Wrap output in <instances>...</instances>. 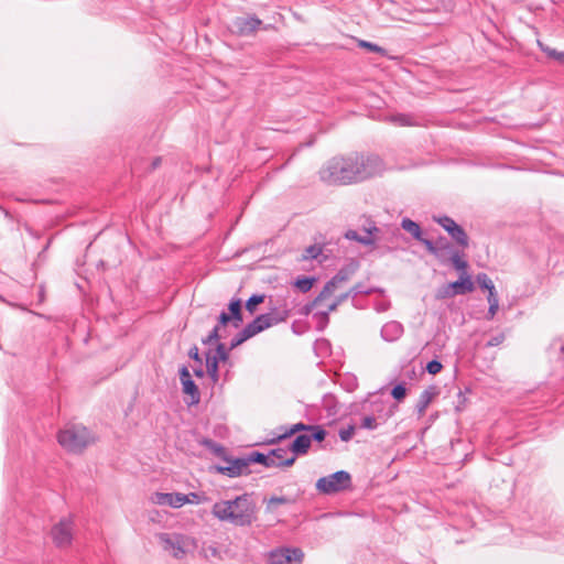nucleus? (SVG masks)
I'll return each instance as SVG.
<instances>
[{"mask_svg": "<svg viewBox=\"0 0 564 564\" xmlns=\"http://www.w3.org/2000/svg\"><path fill=\"white\" fill-rule=\"evenodd\" d=\"M215 451L218 453V452H224V447L220 446V445H217Z\"/></svg>", "mask_w": 564, "mask_h": 564, "instance_id": "69168bd1", "label": "nucleus"}, {"mask_svg": "<svg viewBox=\"0 0 564 564\" xmlns=\"http://www.w3.org/2000/svg\"><path fill=\"white\" fill-rule=\"evenodd\" d=\"M359 45L361 47H365L367 48L368 51L370 52H376V53H380V54H383L384 53V48L372 43V42H367V41H360Z\"/></svg>", "mask_w": 564, "mask_h": 564, "instance_id": "49530a36", "label": "nucleus"}, {"mask_svg": "<svg viewBox=\"0 0 564 564\" xmlns=\"http://www.w3.org/2000/svg\"><path fill=\"white\" fill-rule=\"evenodd\" d=\"M401 227L412 235V237L416 240L421 239L422 230L417 223L410 218H403L401 221Z\"/></svg>", "mask_w": 564, "mask_h": 564, "instance_id": "c85d7f7f", "label": "nucleus"}, {"mask_svg": "<svg viewBox=\"0 0 564 564\" xmlns=\"http://www.w3.org/2000/svg\"><path fill=\"white\" fill-rule=\"evenodd\" d=\"M476 282L480 289H484L487 291L495 288L494 282L486 273H478L476 275Z\"/></svg>", "mask_w": 564, "mask_h": 564, "instance_id": "4c0bfd02", "label": "nucleus"}, {"mask_svg": "<svg viewBox=\"0 0 564 564\" xmlns=\"http://www.w3.org/2000/svg\"><path fill=\"white\" fill-rule=\"evenodd\" d=\"M384 170L383 160L376 154L350 153L329 159L318 175L327 185H351L381 176Z\"/></svg>", "mask_w": 564, "mask_h": 564, "instance_id": "f257e3e1", "label": "nucleus"}, {"mask_svg": "<svg viewBox=\"0 0 564 564\" xmlns=\"http://www.w3.org/2000/svg\"><path fill=\"white\" fill-rule=\"evenodd\" d=\"M404 333L403 325L397 321H390L381 327L380 336L384 341H397Z\"/></svg>", "mask_w": 564, "mask_h": 564, "instance_id": "a211bd4d", "label": "nucleus"}, {"mask_svg": "<svg viewBox=\"0 0 564 564\" xmlns=\"http://www.w3.org/2000/svg\"><path fill=\"white\" fill-rule=\"evenodd\" d=\"M344 283H336V291L343 286Z\"/></svg>", "mask_w": 564, "mask_h": 564, "instance_id": "338daca9", "label": "nucleus"}, {"mask_svg": "<svg viewBox=\"0 0 564 564\" xmlns=\"http://www.w3.org/2000/svg\"><path fill=\"white\" fill-rule=\"evenodd\" d=\"M498 308H499V304H496V303L489 304L488 313H487V316H486L487 319H492L494 316L496 315Z\"/></svg>", "mask_w": 564, "mask_h": 564, "instance_id": "5fc2aeb1", "label": "nucleus"}, {"mask_svg": "<svg viewBox=\"0 0 564 564\" xmlns=\"http://www.w3.org/2000/svg\"><path fill=\"white\" fill-rule=\"evenodd\" d=\"M214 341L208 337V335L204 338H202L203 345H212Z\"/></svg>", "mask_w": 564, "mask_h": 564, "instance_id": "e2e57ef3", "label": "nucleus"}, {"mask_svg": "<svg viewBox=\"0 0 564 564\" xmlns=\"http://www.w3.org/2000/svg\"><path fill=\"white\" fill-rule=\"evenodd\" d=\"M226 465L216 466V470L219 474L226 475L230 478L239 477L242 475H249L251 470L249 469L250 460L249 456L237 457V458H224Z\"/></svg>", "mask_w": 564, "mask_h": 564, "instance_id": "1a4fd4ad", "label": "nucleus"}, {"mask_svg": "<svg viewBox=\"0 0 564 564\" xmlns=\"http://www.w3.org/2000/svg\"><path fill=\"white\" fill-rule=\"evenodd\" d=\"M506 339V336L503 333H499L495 336H492L487 343H486V347H496V346H499L501 345Z\"/></svg>", "mask_w": 564, "mask_h": 564, "instance_id": "de8ad7c7", "label": "nucleus"}, {"mask_svg": "<svg viewBox=\"0 0 564 564\" xmlns=\"http://www.w3.org/2000/svg\"><path fill=\"white\" fill-rule=\"evenodd\" d=\"M304 553L297 547H283L270 553L269 564H301Z\"/></svg>", "mask_w": 564, "mask_h": 564, "instance_id": "4468645a", "label": "nucleus"}, {"mask_svg": "<svg viewBox=\"0 0 564 564\" xmlns=\"http://www.w3.org/2000/svg\"><path fill=\"white\" fill-rule=\"evenodd\" d=\"M178 375L181 382L192 378L187 366H182L178 371Z\"/></svg>", "mask_w": 564, "mask_h": 564, "instance_id": "864d4df0", "label": "nucleus"}, {"mask_svg": "<svg viewBox=\"0 0 564 564\" xmlns=\"http://www.w3.org/2000/svg\"><path fill=\"white\" fill-rule=\"evenodd\" d=\"M379 231V228L372 223L368 228H365V235L360 237V243L365 246L373 245L376 241L375 234Z\"/></svg>", "mask_w": 564, "mask_h": 564, "instance_id": "7c9ffc66", "label": "nucleus"}, {"mask_svg": "<svg viewBox=\"0 0 564 564\" xmlns=\"http://www.w3.org/2000/svg\"><path fill=\"white\" fill-rule=\"evenodd\" d=\"M188 357L191 359H193L195 362H197V365H203V359H202V357L199 355V350H198V347L196 345H194L193 347L189 348Z\"/></svg>", "mask_w": 564, "mask_h": 564, "instance_id": "3c124183", "label": "nucleus"}, {"mask_svg": "<svg viewBox=\"0 0 564 564\" xmlns=\"http://www.w3.org/2000/svg\"><path fill=\"white\" fill-rule=\"evenodd\" d=\"M322 253V248L319 246L313 245L305 249L303 254L304 259H316Z\"/></svg>", "mask_w": 564, "mask_h": 564, "instance_id": "a19ab883", "label": "nucleus"}, {"mask_svg": "<svg viewBox=\"0 0 564 564\" xmlns=\"http://www.w3.org/2000/svg\"><path fill=\"white\" fill-rule=\"evenodd\" d=\"M487 300H488V303L491 304V303H496V304H499V300H498V296H497V293H496V289H491V290H488V296H487Z\"/></svg>", "mask_w": 564, "mask_h": 564, "instance_id": "6e6d98bb", "label": "nucleus"}, {"mask_svg": "<svg viewBox=\"0 0 564 564\" xmlns=\"http://www.w3.org/2000/svg\"><path fill=\"white\" fill-rule=\"evenodd\" d=\"M358 268L359 263L357 261H351L347 265L340 268L337 273L326 282L321 291V296H326L328 299L334 295L336 292V283H347L355 275Z\"/></svg>", "mask_w": 564, "mask_h": 564, "instance_id": "6e6552de", "label": "nucleus"}, {"mask_svg": "<svg viewBox=\"0 0 564 564\" xmlns=\"http://www.w3.org/2000/svg\"><path fill=\"white\" fill-rule=\"evenodd\" d=\"M373 405L377 408V411H379V412H381V411H382V409H379V408H383V406H384V404H383L382 402H380V403H373Z\"/></svg>", "mask_w": 564, "mask_h": 564, "instance_id": "0e129e2a", "label": "nucleus"}, {"mask_svg": "<svg viewBox=\"0 0 564 564\" xmlns=\"http://www.w3.org/2000/svg\"><path fill=\"white\" fill-rule=\"evenodd\" d=\"M212 513L221 522L235 527H251L258 519V507L252 494H242L230 500L215 502Z\"/></svg>", "mask_w": 564, "mask_h": 564, "instance_id": "f03ea898", "label": "nucleus"}, {"mask_svg": "<svg viewBox=\"0 0 564 564\" xmlns=\"http://www.w3.org/2000/svg\"><path fill=\"white\" fill-rule=\"evenodd\" d=\"M205 359L207 375L214 383L218 382L219 362H226L229 359V349L224 343H217L215 352L206 351Z\"/></svg>", "mask_w": 564, "mask_h": 564, "instance_id": "423d86ee", "label": "nucleus"}, {"mask_svg": "<svg viewBox=\"0 0 564 564\" xmlns=\"http://www.w3.org/2000/svg\"><path fill=\"white\" fill-rule=\"evenodd\" d=\"M315 281L316 279L314 276H300L295 280L294 286L302 293H306L313 288Z\"/></svg>", "mask_w": 564, "mask_h": 564, "instance_id": "2f4dec72", "label": "nucleus"}, {"mask_svg": "<svg viewBox=\"0 0 564 564\" xmlns=\"http://www.w3.org/2000/svg\"><path fill=\"white\" fill-rule=\"evenodd\" d=\"M308 432H311V434H308V436L311 437V442L312 441L322 442L325 440L326 434H327L325 429L321 425H311V429L308 430Z\"/></svg>", "mask_w": 564, "mask_h": 564, "instance_id": "c9c22d12", "label": "nucleus"}, {"mask_svg": "<svg viewBox=\"0 0 564 564\" xmlns=\"http://www.w3.org/2000/svg\"><path fill=\"white\" fill-rule=\"evenodd\" d=\"M455 251L452 243L445 238L436 239V251L434 257L442 263H446L448 257Z\"/></svg>", "mask_w": 564, "mask_h": 564, "instance_id": "aec40b11", "label": "nucleus"}, {"mask_svg": "<svg viewBox=\"0 0 564 564\" xmlns=\"http://www.w3.org/2000/svg\"><path fill=\"white\" fill-rule=\"evenodd\" d=\"M344 283H336V291L343 286Z\"/></svg>", "mask_w": 564, "mask_h": 564, "instance_id": "774afa93", "label": "nucleus"}, {"mask_svg": "<svg viewBox=\"0 0 564 564\" xmlns=\"http://www.w3.org/2000/svg\"><path fill=\"white\" fill-rule=\"evenodd\" d=\"M474 291V283L467 272L460 274L457 281L451 282L438 290L437 299H446L455 295H463Z\"/></svg>", "mask_w": 564, "mask_h": 564, "instance_id": "f8f14e48", "label": "nucleus"}, {"mask_svg": "<svg viewBox=\"0 0 564 564\" xmlns=\"http://www.w3.org/2000/svg\"><path fill=\"white\" fill-rule=\"evenodd\" d=\"M291 502H292V500L289 499L288 497H284V496H281V497L272 496L270 499L267 500L265 511L267 512H272L274 510L275 506L289 505Z\"/></svg>", "mask_w": 564, "mask_h": 564, "instance_id": "f704fd0d", "label": "nucleus"}, {"mask_svg": "<svg viewBox=\"0 0 564 564\" xmlns=\"http://www.w3.org/2000/svg\"><path fill=\"white\" fill-rule=\"evenodd\" d=\"M262 25L256 15L237 17L232 20L229 30L238 36H250Z\"/></svg>", "mask_w": 564, "mask_h": 564, "instance_id": "ddd939ff", "label": "nucleus"}, {"mask_svg": "<svg viewBox=\"0 0 564 564\" xmlns=\"http://www.w3.org/2000/svg\"><path fill=\"white\" fill-rule=\"evenodd\" d=\"M310 429H311V425L310 424H305L303 422H299L296 424H293L290 427L280 426L279 431H281V433L274 434V436L271 440L267 441V444H276V443H279L282 440L291 437L295 433L308 432Z\"/></svg>", "mask_w": 564, "mask_h": 564, "instance_id": "f3484780", "label": "nucleus"}, {"mask_svg": "<svg viewBox=\"0 0 564 564\" xmlns=\"http://www.w3.org/2000/svg\"><path fill=\"white\" fill-rule=\"evenodd\" d=\"M250 464H261L265 467H281V466H292L295 462V456H290V458L276 462L271 457V452L269 454H263L260 452H251L248 454Z\"/></svg>", "mask_w": 564, "mask_h": 564, "instance_id": "dca6fc26", "label": "nucleus"}, {"mask_svg": "<svg viewBox=\"0 0 564 564\" xmlns=\"http://www.w3.org/2000/svg\"><path fill=\"white\" fill-rule=\"evenodd\" d=\"M393 415V410L391 406H389V410L384 415L379 414L378 416L375 415H366L362 417L360 427L365 430H376L380 423L378 420H381V423L386 422L390 416Z\"/></svg>", "mask_w": 564, "mask_h": 564, "instance_id": "4be33fe9", "label": "nucleus"}, {"mask_svg": "<svg viewBox=\"0 0 564 564\" xmlns=\"http://www.w3.org/2000/svg\"><path fill=\"white\" fill-rule=\"evenodd\" d=\"M155 539L163 551L176 560H183L196 547V540L183 533L160 532L155 534Z\"/></svg>", "mask_w": 564, "mask_h": 564, "instance_id": "20e7f679", "label": "nucleus"}, {"mask_svg": "<svg viewBox=\"0 0 564 564\" xmlns=\"http://www.w3.org/2000/svg\"><path fill=\"white\" fill-rule=\"evenodd\" d=\"M466 398L462 391L458 392V403L456 405V411H462L465 408Z\"/></svg>", "mask_w": 564, "mask_h": 564, "instance_id": "13d9d810", "label": "nucleus"}, {"mask_svg": "<svg viewBox=\"0 0 564 564\" xmlns=\"http://www.w3.org/2000/svg\"><path fill=\"white\" fill-rule=\"evenodd\" d=\"M73 528L74 523L72 518H62L51 529L53 543L59 549L69 546L73 541Z\"/></svg>", "mask_w": 564, "mask_h": 564, "instance_id": "0eeeda50", "label": "nucleus"}, {"mask_svg": "<svg viewBox=\"0 0 564 564\" xmlns=\"http://www.w3.org/2000/svg\"><path fill=\"white\" fill-rule=\"evenodd\" d=\"M538 46L539 48L545 53V55L551 58V59H554L556 61L558 64H562L564 65V52H561V51H557L555 48H552L550 47L549 45L544 44L543 42L541 41H538Z\"/></svg>", "mask_w": 564, "mask_h": 564, "instance_id": "bb28decb", "label": "nucleus"}, {"mask_svg": "<svg viewBox=\"0 0 564 564\" xmlns=\"http://www.w3.org/2000/svg\"><path fill=\"white\" fill-rule=\"evenodd\" d=\"M57 441L67 452L77 454L94 444L96 436L83 425H69L59 431Z\"/></svg>", "mask_w": 564, "mask_h": 564, "instance_id": "7ed1b4c3", "label": "nucleus"}, {"mask_svg": "<svg viewBox=\"0 0 564 564\" xmlns=\"http://www.w3.org/2000/svg\"><path fill=\"white\" fill-rule=\"evenodd\" d=\"M264 294H252L246 302V310L253 314L257 310V306L264 302Z\"/></svg>", "mask_w": 564, "mask_h": 564, "instance_id": "72a5a7b5", "label": "nucleus"}, {"mask_svg": "<svg viewBox=\"0 0 564 564\" xmlns=\"http://www.w3.org/2000/svg\"><path fill=\"white\" fill-rule=\"evenodd\" d=\"M208 337L214 341V343H220L219 339L223 337L221 334H220V328L217 327V326H214V328L210 330V333L208 334Z\"/></svg>", "mask_w": 564, "mask_h": 564, "instance_id": "603ef678", "label": "nucleus"}, {"mask_svg": "<svg viewBox=\"0 0 564 564\" xmlns=\"http://www.w3.org/2000/svg\"><path fill=\"white\" fill-rule=\"evenodd\" d=\"M447 262H451L453 264V267L458 270V271H462V273L466 272L467 268H468V263L466 260L463 259V253H460L459 251L455 250L447 259Z\"/></svg>", "mask_w": 564, "mask_h": 564, "instance_id": "c756f323", "label": "nucleus"}, {"mask_svg": "<svg viewBox=\"0 0 564 564\" xmlns=\"http://www.w3.org/2000/svg\"><path fill=\"white\" fill-rule=\"evenodd\" d=\"M203 554L206 558L219 556V550L215 545H208L203 547Z\"/></svg>", "mask_w": 564, "mask_h": 564, "instance_id": "8fccbe9b", "label": "nucleus"}, {"mask_svg": "<svg viewBox=\"0 0 564 564\" xmlns=\"http://www.w3.org/2000/svg\"><path fill=\"white\" fill-rule=\"evenodd\" d=\"M326 299H327L326 296H321V293H319L312 302L306 303L301 308V314H303V315L311 314L314 311V308L316 306L321 305Z\"/></svg>", "mask_w": 564, "mask_h": 564, "instance_id": "e433bc0d", "label": "nucleus"}, {"mask_svg": "<svg viewBox=\"0 0 564 564\" xmlns=\"http://www.w3.org/2000/svg\"><path fill=\"white\" fill-rule=\"evenodd\" d=\"M390 121L401 127L411 126L412 119L410 116L404 113H398L390 117Z\"/></svg>", "mask_w": 564, "mask_h": 564, "instance_id": "ea45409f", "label": "nucleus"}, {"mask_svg": "<svg viewBox=\"0 0 564 564\" xmlns=\"http://www.w3.org/2000/svg\"><path fill=\"white\" fill-rule=\"evenodd\" d=\"M443 368V365L437 359H433L426 364V371L430 375H436Z\"/></svg>", "mask_w": 564, "mask_h": 564, "instance_id": "a18cd8bd", "label": "nucleus"}, {"mask_svg": "<svg viewBox=\"0 0 564 564\" xmlns=\"http://www.w3.org/2000/svg\"><path fill=\"white\" fill-rule=\"evenodd\" d=\"M351 486L350 474L346 470H338L328 476L321 477L316 482V489L324 495H333Z\"/></svg>", "mask_w": 564, "mask_h": 564, "instance_id": "39448f33", "label": "nucleus"}, {"mask_svg": "<svg viewBox=\"0 0 564 564\" xmlns=\"http://www.w3.org/2000/svg\"><path fill=\"white\" fill-rule=\"evenodd\" d=\"M347 299H349L347 292H343L338 295H335L333 301L327 304L326 308L325 310H321V311H317L313 314V317L317 319V323H318V326L317 328L319 330H323L328 322H329V313L334 312L337 310V307L344 303Z\"/></svg>", "mask_w": 564, "mask_h": 564, "instance_id": "2eb2a0df", "label": "nucleus"}, {"mask_svg": "<svg viewBox=\"0 0 564 564\" xmlns=\"http://www.w3.org/2000/svg\"><path fill=\"white\" fill-rule=\"evenodd\" d=\"M354 433H355V426L348 425L347 427L340 429L338 432V435L343 442H348L351 440Z\"/></svg>", "mask_w": 564, "mask_h": 564, "instance_id": "37998d69", "label": "nucleus"}, {"mask_svg": "<svg viewBox=\"0 0 564 564\" xmlns=\"http://www.w3.org/2000/svg\"><path fill=\"white\" fill-rule=\"evenodd\" d=\"M378 291H379V289H377V288H367L364 283L359 282V283H356L355 285H352L346 292L349 297L355 299L358 295H361V294L370 295Z\"/></svg>", "mask_w": 564, "mask_h": 564, "instance_id": "a878e982", "label": "nucleus"}, {"mask_svg": "<svg viewBox=\"0 0 564 564\" xmlns=\"http://www.w3.org/2000/svg\"><path fill=\"white\" fill-rule=\"evenodd\" d=\"M231 323L234 326V317H230V314L228 312L223 311L217 319V324L215 326L221 328L223 326H226L227 324Z\"/></svg>", "mask_w": 564, "mask_h": 564, "instance_id": "c03bdc74", "label": "nucleus"}, {"mask_svg": "<svg viewBox=\"0 0 564 564\" xmlns=\"http://www.w3.org/2000/svg\"><path fill=\"white\" fill-rule=\"evenodd\" d=\"M417 241H420L421 243L424 245V247L426 248V250L431 253V254H435V251H436V240L435 241H432L427 238H424L423 236L421 237V239H419Z\"/></svg>", "mask_w": 564, "mask_h": 564, "instance_id": "09e8293b", "label": "nucleus"}, {"mask_svg": "<svg viewBox=\"0 0 564 564\" xmlns=\"http://www.w3.org/2000/svg\"><path fill=\"white\" fill-rule=\"evenodd\" d=\"M345 237L349 240H355L357 242L360 243V237L361 235H359L356 230H348L346 234H345Z\"/></svg>", "mask_w": 564, "mask_h": 564, "instance_id": "4d7b16f0", "label": "nucleus"}, {"mask_svg": "<svg viewBox=\"0 0 564 564\" xmlns=\"http://www.w3.org/2000/svg\"><path fill=\"white\" fill-rule=\"evenodd\" d=\"M289 448L278 447L271 451V457L275 459L276 462L288 459Z\"/></svg>", "mask_w": 564, "mask_h": 564, "instance_id": "79ce46f5", "label": "nucleus"}, {"mask_svg": "<svg viewBox=\"0 0 564 564\" xmlns=\"http://www.w3.org/2000/svg\"><path fill=\"white\" fill-rule=\"evenodd\" d=\"M435 395L436 391L434 387H429L427 389L421 392L417 403L415 405V409L420 416L424 414L425 410L427 409V406L430 405Z\"/></svg>", "mask_w": 564, "mask_h": 564, "instance_id": "5701e85b", "label": "nucleus"}, {"mask_svg": "<svg viewBox=\"0 0 564 564\" xmlns=\"http://www.w3.org/2000/svg\"><path fill=\"white\" fill-rule=\"evenodd\" d=\"M161 162H162V159H161L160 156H156V158L152 161V163H151V165H150V170H151V171H153V170L158 169V167L161 165Z\"/></svg>", "mask_w": 564, "mask_h": 564, "instance_id": "052dcab7", "label": "nucleus"}, {"mask_svg": "<svg viewBox=\"0 0 564 564\" xmlns=\"http://www.w3.org/2000/svg\"><path fill=\"white\" fill-rule=\"evenodd\" d=\"M291 311L289 308H272L269 313H265V315H269L270 321L272 322V326L278 325L290 316Z\"/></svg>", "mask_w": 564, "mask_h": 564, "instance_id": "cd10ccee", "label": "nucleus"}, {"mask_svg": "<svg viewBox=\"0 0 564 564\" xmlns=\"http://www.w3.org/2000/svg\"><path fill=\"white\" fill-rule=\"evenodd\" d=\"M194 376L197 378H204L205 370L203 369V365H198L196 368L193 369Z\"/></svg>", "mask_w": 564, "mask_h": 564, "instance_id": "bf43d9fd", "label": "nucleus"}, {"mask_svg": "<svg viewBox=\"0 0 564 564\" xmlns=\"http://www.w3.org/2000/svg\"><path fill=\"white\" fill-rule=\"evenodd\" d=\"M181 383L183 392L191 397V404H197L200 400V393L195 381L191 378L182 381Z\"/></svg>", "mask_w": 564, "mask_h": 564, "instance_id": "393cba45", "label": "nucleus"}, {"mask_svg": "<svg viewBox=\"0 0 564 564\" xmlns=\"http://www.w3.org/2000/svg\"><path fill=\"white\" fill-rule=\"evenodd\" d=\"M391 395L393 397V399H395L397 401H402L405 395H406V388H405V383L403 382H400L398 384H395L392 390H391Z\"/></svg>", "mask_w": 564, "mask_h": 564, "instance_id": "58836bf2", "label": "nucleus"}, {"mask_svg": "<svg viewBox=\"0 0 564 564\" xmlns=\"http://www.w3.org/2000/svg\"><path fill=\"white\" fill-rule=\"evenodd\" d=\"M249 338H251V336L248 333V330L246 329V327H243L239 333H237L234 336V338L230 340V344L227 347V349H229V351H230V350L237 348L238 346H240L241 344H243Z\"/></svg>", "mask_w": 564, "mask_h": 564, "instance_id": "473e14b6", "label": "nucleus"}, {"mask_svg": "<svg viewBox=\"0 0 564 564\" xmlns=\"http://www.w3.org/2000/svg\"><path fill=\"white\" fill-rule=\"evenodd\" d=\"M198 496L195 492H191L188 495L181 494V492H155L152 496V501L155 505L160 506H170L172 508H181L185 503L194 502L195 499H197Z\"/></svg>", "mask_w": 564, "mask_h": 564, "instance_id": "9b49d317", "label": "nucleus"}, {"mask_svg": "<svg viewBox=\"0 0 564 564\" xmlns=\"http://www.w3.org/2000/svg\"><path fill=\"white\" fill-rule=\"evenodd\" d=\"M245 327L250 334V336L253 337L257 334L272 327V322L270 321L269 315H265L264 313L258 315L252 322L248 323Z\"/></svg>", "mask_w": 564, "mask_h": 564, "instance_id": "6ab92c4d", "label": "nucleus"}, {"mask_svg": "<svg viewBox=\"0 0 564 564\" xmlns=\"http://www.w3.org/2000/svg\"><path fill=\"white\" fill-rule=\"evenodd\" d=\"M328 341L325 339L316 340L315 347L316 348H327Z\"/></svg>", "mask_w": 564, "mask_h": 564, "instance_id": "680f3d73", "label": "nucleus"}, {"mask_svg": "<svg viewBox=\"0 0 564 564\" xmlns=\"http://www.w3.org/2000/svg\"><path fill=\"white\" fill-rule=\"evenodd\" d=\"M241 307H242V302L238 297L231 299L228 304V310H229L228 313L230 314V317H234V327L235 328H239L243 322Z\"/></svg>", "mask_w": 564, "mask_h": 564, "instance_id": "b1692460", "label": "nucleus"}, {"mask_svg": "<svg viewBox=\"0 0 564 564\" xmlns=\"http://www.w3.org/2000/svg\"><path fill=\"white\" fill-rule=\"evenodd\" d=\"M434 220L451 236L463 249L469 246V238L464 228L448 216H441Z\"/></svg>", "mask_w": 564, "mask_h": 564, "instance_id": "9d476101", "label": "nucleus"}, {"mask_svg": "<svg viewBox=\"0 0 564 564\" xmlns=\"http://www.w3.org/2000/svg\"><path fill=\"white\" fill-rule=\"evenodd\" d=\"M311 443L312 442H311V437L308 436V434L296 435L290 446V451L293 453L292 456L296 457V455L306 454L311 446Z\"/></svg>", "mask_w": 564, "mask_h": 564, "instance_id": "412c9836", "label": "nucleus"}]
</instances>
